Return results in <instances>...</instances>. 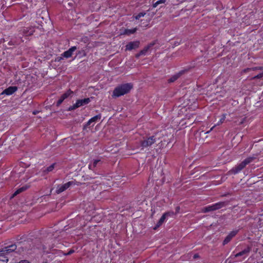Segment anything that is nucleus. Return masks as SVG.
<instances>
[{
  "mask_svg": "<svg viewBox=\"0 0 263 263\" xmlns=\"http://www.w3.org/2000/svg\"><path fill=\"white\" fill-rule=\"evenodd\" d=\"M257 154H254L252 156H250L246 159H245L243 161H242L240 163L236 165L234 167L230 172L232 174H236L240 172L242 169H243L249 163L253 162L255 159L257 158Z\"/></svg>",
  "mask_w": 263,
  "mask_h": 263,
  "instance_id": "nucleus-1",
  "label": "nucleus"
},
{
  "mask_svg": "<svg viewBox=\"0 0 263 263\" xmlns=\"http://www.w3.org/2000/svg\"><path fill=\"white\" fill-rule=\"evenodd\" d=\"M133 88V85L131 83H126L116 87L113 91V96L119 97L123 96Z\"/></svg>",
  "mask_w": 263,
  "mask_h": 263,
  "instance_id": "nucleus-2",
  "label": "nucleus"
},
{
  "mask_svg": "<svg viewBox=\"0 0 263 263\" xmlns=\"http://www.w3.org/2000/svg\"><path fill=\"white\" fill-rule=\"evenodd\" d=\"M227 204L228 203L227 202H219L212 205L203 208L201 209V212L202 213H207L215 211L226 206Z\"/></svg>",
  "mask_w": 263,
  "mask_h": 263,
  "instance_id": "nucleus-3",
  "label": "nucleus"
},
{
  "mask_svg": "<svg viewBox=\"0 0 263 263\" xmlns=\"http://www.w3.org/2000/svg\"><path fill=\"white\" fill-rule=\"evenodd\" d=\"M258 70H261V71L253 77V79H261L263 78V70L262 67H255L252 68H247L243 69L242 71V73H246L250 71L256 72Z\"/></svg>",
  "mask_w": 263,
  "mask_h": 263,
  "instance_id": "nucleus-4",
  "label": "nucleus"
},
{
  "mask_svg": "<svg viewBox=\"0 0 263 263\" xmlns=\"http://www.w3.org/2000/svg\"><path fill=\"white\" fill-rule=\"evenodd\" d=\"M90 102V98H85L84 99L78 100L73 105L70 106L68 110H72L82 106L88 104Z\"/></svg>",
  "mask_w": 263,
  "mask_h": 263,
  "instance_id": "nucleus-5",
  "label": "nucleus"
},
{
  "mask_svg": "<svg viewBox=\"0 0 263 263\" xmlns=\"http://www.w3.org/2000/svg\"><path fill=\"white\" fill-rule=\"evenodd\" d=\"M76 184L75 181H69L64 184L62 185H58L56 190V193L59 194L67 189H68L70 186L74 185Z\"/></svg>",
  "mask_w": 263,
  "mask_h": 263,
  "instance_id": "nucleus-6",
  "label": "nucleus"
},
{
  "mask_svg": "<svg viewBox=\"0 0 263 263\" xmlns=\"http://www.w3.org/2000/svg\"><path fill=\"white\" fill-rule=\"evenodd\" d=\"M155 142V137L154 136H151L142 141L141 142V146L142 148H146L151 146Z\"/></svg>",
  "mask_w": 263,
  "mask_h": 263,
  "instance_id": "nucleus-7",
  "label": "nucleus"
},
{
  "mask_svg": "<svg viewBox=\"0 0 263 263\" xmlns=\"http://www.w3.org/2000/svg\"><path fill=\"white\" fill-rule=\"evenodd\" d=\"M16 249V246L15 244L5 247L0 249V254L6 256L9 253L14 251Z\"/></svg>",
  "mask_w": 263,
  "mask_h": 263,
  "instance_id": "nucleus-8",
  "label": "nucleus"
},
{
  "mask_svg": "<svg viewBox=\"0 0 263 263\" xmlns=\"http://www.w3.org/2000/svg\"><path fill=\"white\" fill-rule=\"evenodd\" d=\"M139 41L130 42L126 45V50H132L133 49H135L139 47Z\"/></svg>",
  "mask_w": 263,
  "mask_h": 263,
  "instance_id": "nucleus-9",
  "label": "nucleus"
},
{
  "mask_svg": "<svg viewBox=\"0 0 263 263\" xmlns=\"http://www.w3.org/2000/svg\"><path fill=\"white\" fill-rule=\"evenodd\" d=\"M72 93H73V91H72L70 90H68L65 93L63 94L61 96V98L58 101L57 103V106H59L63 102V101L65 99L67 98L69 96H70Z\"/></svg>",
  "mask_w": 263,
  "mask_h": 263,
  "instance_id": "nucleus-10",
  "label": "nucleus"
},
{
  "mask_svg": "<svg viewBox=\"0 0 263 263\" xmlns=\"http://www.w3.org/2000/svg\"><path fill=\"white\" fill-rule=\"evenodd\" d=\"M173 215H174L173 212L165 213L164 214H163V215L160 218V219H159V221L158 222V223L156 225V227L154 228V229H156L157 228L160 227L164 222V221H165V220L166 219V216H172Z\"/></svg>",
  "mask_w": 263,
  "mask_h": 263,
  "instance_id": "nucleus-11",
  "label": "nucleus"
},
{
  "mask_svg": "<svg viewBox=\"0 0 263 263\" xmlns=\"http://www.w3.org/2000/svg\"><path fill=\"white\" fill-rule=\"evenodd\" d=\"M101 118V114H99L94 116L93 117L90 119L86 124L84 126V128H86L89 126L92 123H95L98 122Z\"/></svg>",
  "mask_w": 263,
  "mask_h": 263,
  "instance_id": "nucleus-12",
  "label": "nucleus"
},
{
  "mask_svg": "<svg viewBox=\"0 0 263 263\" xmlns=\"http://www.w3.org/2000/svg\"><path fill=\"white\" fill-rule=\"evenodd\" d=\"M17 90V88L16 86H10L8 88L5 89L2 92V94H5L6 95H11L15 92Z\"/></svg>",
  "mask_w": 263,
  "mask_h": 263,
  "instance_id": "nucleus-13",
  "label": "nucleus"
},
{
  "mask_svg": "<svg viewBox=\"0 0 263 263\" xmlns=\"http://www.w3.org/2000/svg\"><path fill=\"white\" fill-rule=\"evenodd\" d=\"M77 49L76 46H73L68 50L63 53V56L66 58H70L72 56L73 52Z\"/></svg>",
  "mask_w": 263,
  "mask_h": 263,
  "instance_id": "nucleus-14",
  "label": "nucleus"
},
{
  "mask_svg": "<svg viewBox=\"0 0 263 263\" xmlns=\"http://www.w3.org/2000/svg\"><path fill=\"white\" fill-rule=\"evenodd\" d=\"M237 233V231H233L231 232L223 240V244L224 245L227 244L230 242L231 239L236 235Z\"/></svg>",
  "mask_w": 263,
  "mask_h": 263,
  "instance_id": "nucleus-15",
  "label": "nucleus"
},
{
  "mask_svg": "<svg viewBox=\"0 0 263 263\" xmlns=\"http://www.w3.org/2000/svg\"><path fill=\"white\" fill-rule=\"evenodd\" d=\"M154 44H151L148 45H147V46H146L145 47H144V48L141 50L139 53H137L136 55V57L138 58L141 55H144L146 54V53L147 52L148 50H149V49Z\"/></svg>",
  "mask_w": 263,
  "mask_h": 263,
  "instance_id": "nucleus-16",
  "label": "nucleus"
},
{
  "mask_svg": "<svg viewBox=\"0 0 263 263\" xmlns=\"http://www.w3.org/2000/svg\"><path fill=\"white\" fill-rule=\"evenodd\" d=\"M29 185H25L23 186L22 187L19 188L17 189L12 195L11 198H13L17 195L19 194L20 193L26 191L27 189H28L29 187Z\"/></svg>",
  "mask_w": 263,
  "mask_h": 263,
  "instance_id": "nucleus-17",
  "label": "nucleus"
},
{
  "mask_svg": "<svg viewBox=\"0 0 263 263\" xmlns=\"http://www.w3.org/2000/svg\"><path fill=\"white\" fill-rule=\"evenodd\" d=\"M250 251H251V248L248 247L246 249L243 250V251L236 254L234 255V257H237L242 256L244 255H248V253L250 252Z\"/></svg>",
  "mask_w": 263,
  "mask_h": 263,
  "instance_id": "nucleus-18",
  "label": "nucleus"
},
{
  "mask_svg": "<svg viewBox=\"0 0 263 263\" xmlns=\"http://www.w3.org/2000/svg\"><path fill=\"white\" fill-rule=\"evenodd\" d=\"M101 160L99 159L93 160L92 163L89 164L88 167L90 170H93L95 167H96L98 163H100Z\"/></svg>",
  "mask_w": 263,
  "mask_h": 263,
  "instance_id": "nucleus-19",
  "label": "nucleus"
},
{
  "mask_svg": "<svg viewBox=\"0 0 263 263\" xmlns=\"http://www.w3.org/2000/svg\"><path fill=\"white\" fill-rule=\"evenodd\" d=\"M226 114H224L223 115H222L221 117V118L220 119V120L218 121V122L217 123L216 125H219L220 124H221L222 123H223L224 122V121H225L226 120ZM216 126L214 125L210 129V131L212 130L214 127L215 126Z\"/></svg>",
  "mask_w": 263,
  "mask_h": 263,
  "instance_id": "nucleus-20",
  "label": "nucleus"
},
{
  "mask_svg": "<svg viewBox=\"0 0 263 263\" xmlns=\"http://www.w3.org/2000/svg\"><path fill=\"white\" fill-rule=\"evenodd\" d=\"M54 165H55V164L53 163V164H51V165H50L49 166L47 167V168H45L43 171V173H44L45 174H47L49 172L52 171L54 168Z\"/></svg>",
  "mask_w": 263,
  "mask_h": 263,
  "instance_id": "nucleus-21",
  "label": "nucleus"
},
{
  "mask_svg": "<svg viewBox=\"0 0 263 263\" xmlns=\"http://www.w3.org/2000/svg\"><path fill=\"white\" fill-rule=\"evenodd\" d=\"M8 261V259L6 256L0 254V263H7Z\"/></svg>",
  "mask_w": 263,
  "mask_h": 263,
  "instance_id": "nucleus-22",
  "label": "nucleus"
},
{
  "mask_svg": "<svg viewBox=\"0 0 263 263\" xmlns=\"http://www.w3.org/2000/svg\"><path fill=\"white\" fill-rule=\"evenodd\" d=\"M137 30V28H135L133 29H126L125 30V33L127 34H130L134 33Z\"/></svg>",
  "mask_w": 263,
  "mask_h": 263,
  "instance_id": "nucleus-23",
  "label": "nucleus"
},
{
  "mask_svg": "<svg viewBox=\"0 0 263 263\" xmlns=\"http://www.w3.org/2000/svg\"><path fill=\"white\" fill-rule=\"evenodd\" d=\"M27 29V28H26V29H24V31H23L24 33H25L27 35H31L33 34V32L34 31L32 28H30V31H27V30H26Z\"/></svg>",
  "mask_w": 263,
  "mask_h": 263,
  "instance_id": "nucleus-24",
  "label": "nucleus"
},
{
  "mask_svg": "<svg viewBox=\"0 0 263 263\" xmlns=\"http://www.w3.org/2000/svg\"><path fill=\"white\" fill-rule=\"evenodd\" d=\"M179 77L178 75H175L168 80L170 83L176 81Z\"/></svg>",
  "mask_w": 263,
  "mask_h": 263,
  "instance_id": "nucleus-25",
  "label": "nucleus"
},
{
  "mask_svg": "<svg viewBox=\"0 0 263 263\" xmlns=\"http://www.w3.org/2000/svg\"><path fill=\"white\" fill-rule=\"evenodd\" d=\"M145 12H141V13H139L138 15H137L136 16H135V19L136 20H138L141 17H143L145 15Z\"/></svg>",
  "mask_w": 263,
  "mask_h": 263,
  "instance_id": "nucleus-26",
  "label": "nucleus"
},
{
  "mask_svg": "<svg viewBox=\"0 0 263 263\" xmlns=\"http://www.w3.org/2000/svg\"><path fill=\"white\" fill-rule=\"evenodd\" d=\"M165 2V0H159L157 2H156L154 5H153V7H156L159 4H162V3H164Z\"/></svg>",
  "mask_w": 263,
  "mask_h": 263,
  "instance_id": "nucleus-27",
  "label": "nucleus"
},
{
  "mask_svg": "<svg viewBox=\"0 0 263 263\" xmlns=\"http://www.w3.org/2000/svg\"><path fill=\"white\" fill-rule=\"evenodd\" d=\"M74 251L72 249H71L69 250V251L67 253H65L64 255H70L71 254H72L73 253H74Z\"/></svg>",
  "mask_w": 263,
  "mask_h": 263,
  "instance_id": "nucleus-28",
  "label": "nucleus"
},
{
  "mask_svg": "<svg viewBox=\"0 0 263 263\" xmlns=\"http://www.w3.org/2000/svg\"><path fill=\"white\" fill-rule=\"evenodd\" d=\"M198 257V255H197V254H195V255H194V258H197V257Z\"/></svg>",
  "mask_w": 263,
  "mask_h": 263,
  "instance_id": "nucleus-29",
  "label": "nucleus"
},
{
  "mask_svg": "<svg viewBox=\"0 0 263 263\" xmlns=\"http://www.w3.org/2000/svg\"><path fill=\"white\" fill-rule=\"evenodd\" d=\"M179 209H180L179 207L177 206V207L176 208V211H177V212H178V211H179Z\"/></svg>",
  "mask_w": 263,
  "mask_h": 263,
  "instance_id": "nucleus-30",
  "label": "nucleus"
}]
</instances>
